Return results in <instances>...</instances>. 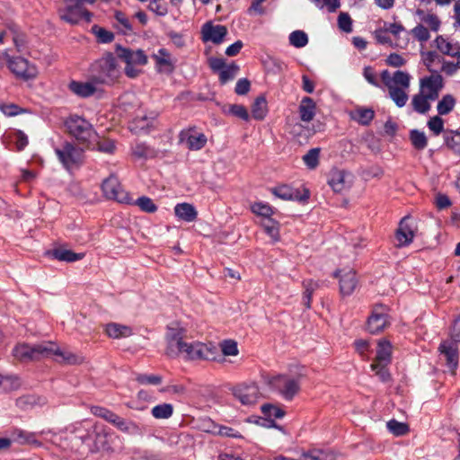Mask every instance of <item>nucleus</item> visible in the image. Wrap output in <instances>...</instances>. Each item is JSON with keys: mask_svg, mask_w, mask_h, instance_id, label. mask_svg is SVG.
<instances>
[{"mask_svg": "<svg viewBox=\"0 0 460 460\" xmlns=\"http://www.w3.org/2000/svg\"><path fill=\"white\" fill-rule=\"evenodd\" d=\"M131 203L138 206L139 208L144 212L154 213L157 210V206L150 198L146 196H142L135 201L131 199V202L129 204Z\"/></svg>", "mask_w": 460, "mask_h": 460, "instance_id": "nucleus-53", "label": "nucleus"}, {"mask_svg": "<svg viewBox=\"0 0 460 460\" xmlns=\"http://www.w3.org/2000/svg\"><path fill=\"white\" fill-rule=\"evenodd\" d=\"M112 425L119 431L128 435L141 436L143 434L142 428L137 422L124 419L118 414L112 422Z\"/></svg>", "mask_w": 460, "mask_h": 460, "instance_id": "nucleus-26", "label": "nucleus"}, {"mask_svg": "<svg viewBox=\"0 0 460 460\" xmlns=\"http://www.w3.org/2000/svg\"><path fill=\"white\" fill-rule=\"evenodd\" d=\"M117 58L109 53L96 60L92 66L93 80L99 84H112L119 76Z\"/></svg>", "mask_w": 460, "mask_h": 460, "instance_id": "nucleus-3", "label": "nucleus"}, {"mask_svg": "<svg viewBox=\"0 0 460 460\" xmlns=\"http://www.w3.org/2000/svg\"><path fill=\"white\" fill-rule=\"evenodd\" d=\"M252 211L257 216L263 217V220L271 218L276 212V209L270 204L265 202H255L252 205Z\"/></svg>", "mask_w": 460, "mask_h": 460, "instance_id": "nucleus-44", "label": "nucleus"}, {"mask_svg": "<svg viewBox=\"0 0 460 460\" xmlns=\"http://www.w3.org/2000/svg\"><path fill=\"white\" fill-rule=\"evenodd\" d=\"M422 61L427 69L432 74H438V66L443 60L442 57L436 51H427L421 53Z\"/></svg>", "mask_w": 460, "mask_h": 460, "instance_id": "nucleus-34", "label": "nucleus"}, {"mask_svg": "<svg viewBox=\"0 0 460 460\" xmlns=\"http://www.w3.org/2000/svg\"><path fill=\"white\" fill-rule=\"evenodd\" d=\"M456 100L452 94L444 95L438 102L437 111L439 116L449 114L455 108Z\"/></svg>", "mask_w": 460, "mask_h": 460, "instance_id": "nucleus-42", "label": "nucleus"}, {"mask_svg": "<svg viewBox=\"0 0 460 460\" xmlns=\"http://www.w3.org/2000/svg\"><path fill=\"white\" fill-rule=\"evenodd\" d=\"M339 279L340 293L342 296L352 295L358 287V280L353 270H339L333 273Z\"/></svg>", "mask_w": 460, "mask_h": 460, "instance_id": "nucleus-19", "label": "nucleus"}, {"mask_svg": "<svg viewBox=\"0 0 460 460\" xmlns=\"http://www.w3.org/2000/svg\"><path fill=\"white\" fill-rule=\"evenodd\" d=\"M427 126L435 136H438L444 131V120L439 115L431 117L428 120Z\"/></svg>", "mask_w": 460, "mask_h": 460, "instance_id": "nucleus-57", "label": "nucleus"}, {"mask_svg": "<svg viewBox=\"0 0 460 460\" xmlns=\"http://www.w3.org/2000/svg\"><path fill=\"white\" fill-rule=\"evenodd\" d=\"M381 79L388 89L390 98L399 108L403 107L409 98L407 90L410 87L411 75L402 70H397L393 75L388 70H384Z\"/></svg>", "mask_w": 460, "mask_h": 460, "instance_id": "nucleus-2", "label": "nucleus"}, {"mask_svg": "<svg viewBox=\"0 0 460 460\" xmlns=\"http://www.w3.org/2000/svg\"><path fill=\"white\" fill-rule=\"evenodd\" d=\"M321 149L318 147L310 149L304 156L303 161L308 169H315L319 164Z\"/></svg>", "mask_w": 460, "mask_h": 460, "instance_id": "nucleus-51", "label": "nucleus"}, {"mask_svg": "<svg viewBox=\"0 0 460 460\" xmlns=\"http://www.w3.org/2000/svg\"><path fill=\"white\" fill-rule=\"evenodd\" d=\"M54 152L63 168L70 173L84 163V150L71 142L65 141L54 146Z\"/></svg>", "mask_w": 460, "mask_h": 460, "instance_id": "nucleus-5", "label": "nucleus"}, {"mask_svg": "<svg viewBox=\"0 0 460 460\" xmlns=\"http://www.w3.org/2000/svg\"><path fill=\"white\" fill-rule=\"evenodd\" d=\"M300 118L305 122L313 120L315 115V102L310 97H304L299 105Z\"/></svg>", "mask_w": 460, "mask_h": 460, "instance_id": "nucleus-32", "label": "nucleus"}, {"mask_svg": "<svg viewBox=\"0 0 460 460\" xmlns=\"http://www.w3.org/2000/svg\"><path fill=\"white\" fill-rule=\"evenodd\" d=\"M444 87L443 78L439 74H432L420 81V93L431 101H436Z\"/></svg>", "mask_w": 460, "mask_h": 460, "instance_id": "nucleus-17", "label": "nucleus"}, {"mask_svg": "<svg viewBox=\"0 0 460 460\" xmlns=\"http://www.w3.org/2000/svg\"><path fill=\"white\" fill-rule=\"evenodd\" d=\"M232 393L234 398L246 406L255 404L261 394L259 386L255 383L237 385L233 387Z\"/></svg>", "mask_w": 460, "mask_h": 460, "instance_id": "nucleus-15", "label": "nucleus"}, {"mask_svg": "<svg viewBox=\"0 0 460 460\" xmlns=\"http://www.w3.org/2000/svg\"><path fill=\"white\" fill-rule=\"evenodd\" d=\"M460 344V315L455 319L450 339L444 341L439 345V351L446 358L447 365L455 369L458 365V345Z\"/></svg>", "mask_w": 460, "mask_h": 460, "instance_id": "nucleus-8", "label": "nucleus"}, {"mask_svg": "<svg viewBox=\"0 0 460 460\" xmlns=\"http://www.w3.org/2000/svg\"><path fill=\"white\" fill-rule=\"evenodd\" d=\"M389 324L387 308L383 305H376L367 318V330L371 334L383 332Z\"/></svg>", "mask_w": 460, "mask_h": 460, "instance_id": "nucleus-16", "label": "nucleus"}, {"mask_svg": "<svg viewBox=\"0 0 460 460\" xmlns=\"http://www.w3.org/2000/svg\"><path fill=\"white\" fill-rule=\"evenodd\" d=\"M52 258L59 261L74 262L83 259L84 253H75L65 248H57L49 252Z\"/></svg>", "mask_w": 460, "mask_h": 460, "instance_id": "nucleus-33", "label": "nucleus"}, {"mask_svg": "<svg viewBox=\"0 0 460 460\" xmlns=\"http://www.w3.org/2000/svg\"><path fill=\"white\" fill-rule=\"evenodd\" d=\"M265 384L285 400L291 401L300 390L299 377L288 375H275L264 376Z\"/></svg>", "mask_w": 460, "mask_h": 460, "instance_id": "nucleus-6", "label": "nucleus"}, {"mask_svg": "<svg viewBox=\"0 0 460 460\" xmlns=\"http://www.w3.org/2000/svg\"><path fill=\"white\" fill-rule=\"evenodd\" d=\"M430 102H432L430 99L419 92L412 96L411 105L417 113L425 114L430 110Z\"/></svg>", "mask_w": 460, "mask_h": 460, "instance_id": "nucleus-36", "label": "nucleus"}, {"mask_svg": "<svg viewBox=\"0 0 460 460\" xmlns=\"http://www.w3.org/2000/svg\"><path fill=\"white\" fill-rule=\"evenodd\" d=\"M375 117V111L370 108H358L351 113V119L360 125L370 124Z\"/></svg>", "mask_w": 460, "mask_h": 460, "instance_id": "nucleus-38", "label": "nucleus"}, {"mask_svg": "<svg viewBox=\"0 0 460 460\" xmlns=\"http://www.w3.org/2000/svg\"><path fill=\"white\" fill-rule=\"evenodd\" d=\"M201 33L203 41H211L215 44H220L227 34V29L224 25H215L212 22H206L202 26Z\"/></svg>", "mask_w": 460, "mask_h": 460, "instance_id": "nucleus-21", "label": "nucleus"}, {"mask_svg": "<svg viewBox=\"0 0 460 460\" xmlns=\"http://www.w3.org/2000/svg\"><path fill=\"white\" fill-rule=\"evenodd\" d=\"M91 412L99 418H102L108 421L109 423L112 424L114 421L115 417L117 414L111 410L102 407V406H92L91 407Z\"/></svg>", "mask_w": 460, "mask_h": 460, "instance_id": "nucleus-55", "label": "nucleus"}, {"mask_svg": "<svg viewBox=\"0 0 460 460\" xmlns=\"http://www.w3.org/2000/svg\"><path fill=\"white\" fill-rule=\"evenodd\" d=\"M98 84H99L93 80V76L91 75L90 80L87 82L71 81L68 88L75 95L87 98L95 93Z\"/></svg>", "mask_w": 460, "mask_h": 460, "instance_id": "nucleus-24", "label": "nucleus"}, {"mask_svg": "<svg viewBox=\"0 0 460 460\" xmlns=\"http://www.w3.org/2000/svg\"><path fill=\"white\" fill-rule=\"evenodd\" d=\"M305 288L303 295V303L307 307H311L312 296L314 290L318 288V283L313 279H306L303 282Z\"/></svg>", "mask_w": 460, "mask_h": 460, "instance_id": "nucleus-50", "label": "nucleus"}, {"mask_svg": "<svg viewBox=\"0 0 460 460\" xmlns=\"http://www.w3.org/2000/svg\"><path fill=\"white\" fill-rule=\"evenodd\" d=\"M268 113V105L265 97L259 96L252 106V115L254 119L262 120Z\"/></svg>", "mask_w": 460, "mask_h": 460, "instance_id": "nucleus-41", "label": "nucleus"}, {"mask_svg": "<svg viewBox=\"0 0 460 460\" xmlns=\"http://www.w3.org/2000/svg\"><path fill=\"white\" fill-rule=\"evenodd\" d=\"M352 175L343 170H332L330 172L328 184L335 192H341L349 188L351 185Z\"/></svg>", "mask_w": 460, "mask_h": 460, "instance_id": "nucleus-22", "label": "nucleus"}, {"mask_svg": "<svg viewBox=\"0 0 460 460\" xmlns=\"http://www.w3.org/2000/svg\"><path fill=\"white\" fill-rule=\"evenodd\" d=\"M412 36L420 42H426L429 40L430 34L427 27L423 24H418L411 31Z\"/></svg>", "mask_w": 460, "mask_h": 460, "instance_id": "nucleus-59", "label": "nucleus"}, {"mask_svg": "<svg viewBox=\"0 0 460 460\" xmlns=\"http://www.w3.org/2000/svg\"><path fill=\"white\" fill-rule=\"evenodd\" d=\"M9 138L15 145L18 151H22L27 146L28 137L22 130H15L9 135Z\"/></svg>", "mask_w": 460, "mask_h": 460, "instance_id": "nucleus-54", "label": "nucleus"}, {"mask_svg": "<svg viewBox=\"0 0 460 460\" xmlns=\"http://www.w3.org/2000/svg\"><path fill=\"white\" fill-rule=\"evenodd\" d=\"M53 344V350H51L50 355L54 354L59 356L62 360L69 365H78L83 363L84 357L80 354L73 353L68 350H62L57 345Z\"/></svg>", "mask_w": 460, "mask_h": 460, "instance_id": "nucleus-35", "label": "nucleus"}, {"mask_svg": "<svg viewBox=\"0 0 460 460\" xmlns=\"http://www.w3.org/2000/svg\"><path fill=\"white\" fill-rule=\"evenodd\" d=\"M239 69V66L234 62L227 65L220 73H218L220 84H226V83L234 80L236 77Z\"/></svg>", "mask_w": 460, "mask_h": 460, "instance_id": "nucleus-46", "label": "nucleus"}, {"mask_svg": "<svg viewBox=\"0 0 460 460\" xmlns=\"http://www.w3.org/2000/svg\"><path fill=\"white\" fill-rule=\"evenodd\" d=\"M261 226L265 233L272 239L273 242L279 240V223L273 218H268L261 222Z\"/></svg>", "mask_w": 460, "mask_h": 460, "instance_id": "nucleus-45", "label": "nucleus"}, {"mask_svg": "<svg viewBox=\"0 0 460 460\" xmlns=\"http://www.w3.org/2000/svg\"><path fill=\"white\" fill-rule=\"evenodd\" d=\"M415 230L416 225L411 217H404L402 218L395 232L397 245L399 247L409 245L413 241Z\"/></svg>", "mask_w": 460, "mask_h": 460, "instance_id": "nucleus-20", "label": "nucleus"}, {"mask_svg": "<svg viewBox=\"0 0 460 460\" xmlns=\"http://www.w3.org/2000/svg\"><path fill=\"white\" fill-rule=\"evenodd\" d=\"M53 350L52 343H42L30 346L26 343L18 344L13 349L15 358L21 361L39 359L42 357L50 355Z\"/></svg>", "mask_w": 460, "mask_h": 460, "instance_id": "nucleus-12", "label": "nucleus"}, {"mask_svg": "<svg viewBox=\"0 0 460 460\" xmlns=\"http://www.w3.org/2000/svg\"><path fill=\"white\" fill-rule=\"evenodd\" d=\"M180 354L187 359L216 360L217 349L212 343L206 344L199 341L184 342L181 347Z\"/></svg>", "mask_w": 460, "mask_h": 460, "instance_id": "nucleus-9", "label": "nucleus"}, {"mask_svg": "<svg viewBox=\"0 0 460 460\" xmlns=\"http://www.w3.org/2000/svg\"><path fill=\"white\" fill-rule=\"evenodd\" d=\"M96 0H63L64 6L58 9V14L61 21L71 24H78L81 21L90 22L93 14L85 7L84 4H94Z\"/></svg>", "mask_w": 460, "mask_h": 460, "instance_id": "nucleus-4", "label": "nucleus"}, {"mask_svg": "<svg viewBox=\"0 0 460 460\" xmlns=\"http://www.w3.org/2000/svg\"><path fill=\"white\" fill-rule=\"evenodd\" d=\"M435 44L442 54L450 57H456V55L458 54V50H460V45L458 43H452L441 35L436 38Z\"/></svg>", "mask_w": 460, "mask_h": 460, "instance_id": "nucleus-31", "label": "nucleus"}, {"mask_svg": "<svg viewBox=\"0 0 460 460\" xmlns=\"http://www.w3.org/2000/svg\"><path fill=\"white\" fill-rule=\"evenodd\" d=\"M392 345L388 341L378 342L376 361L374 363L389 364L391 361Z\"/></svg>", "mask_w": 460, "mask_h": 460, "instance_id": "nucleus-37", "label": "nucleus"}, {"mask_svg": "<svg viewBox=\"0 0 460 460\" xmlns=\"http://www.w3.org/2000/svg\"><path fill=\"white\" fill-rule=\"evenodd\" d=\"M102 190L103 195L109 199L126 204L131 202L128 193L122 188L118 177L114 174L110 175L102 181Z\"/></svg>", "mask_w": 460, "mask_h": 460, "instance_id": "nucleus-14", "label": "nucleus"}, {"mask_svg": "<svg viewBox=\"0 0 460 460\" xmlns=\"http://www.w3.org/2000/svg\"><path fill=\"white\" fill-rule=\"evenodd\" d=\"M207 141L206 135L196 131L194 128L183 129L179 134V142L191 151L202 149Z\"/></svg>", "mask_w": 460, "mask_h": 460, "instance_id": "nucleus-18", "label": "nucleus"}, {"mask_svg": "<svg viewBox=\"0 0 460 460\" xmlns=\"http://www.w3.org/2000/svg\"><path fill=\"white\" fill-rule=\"evenodd\" d=\"M3 57L7 66L14 75L22 80L34 79L38 75L37 66L22 57H12L8 50L4 51Z\"/></svg>", "mask_w": 460, "mask_h": 460, "instance_id": "nucleus-10", "label": "nucleus"}, {"mask_svg": "<svg viewBox=\"0 0 460 460\" xmlns=\"http://www.w3.org/2000/svg\"><path fill=\"white\" fill-rule=\"evenodd\" d=\"M289 43L296 48H303L308 43V37L303 31H295L289 35Z\"/></svg>", "mask_w": 460, "mask_h": 460, "instance_id": "nucleus-56", "label": "nucleus"}, {"mask_svg": "<svg viewBox=\"0 0 460 460\" xmlns=\"http://www.w3.org/2000/svg\"><path fill=\"white\" fill-rule=\"evenodd\" d=\"M103 431L102 424L85 419L69 424L58 433L52 431V437L47 439L64 449L73 448L85 442H93L98 446L104 443Z\"/></svg>", "mask_w": 460, "mask_h": 460, "instance_id": "nucleus-1", "label": "nucleus"}, {"mask_svg": "<svg viewBox=\"0 0 460 460\" xmlns=\"http://www.w3.org/2000/svg\"><path fill=\"white\" fill-rule=\"evenodd\" d=\"M421 22H424L433 31H438L441 24L438 15L434 13H428L424 15L421 17Z\"/></svg>", "mask_w": 460, "mask_h": 460, "instance_id": "nucleus-62", "label": "nucleus"}, {"mask_svg": "<svg viewBox=\"0 0 460 460\" xmlns=\"http://www.w3.org/2000/svg\"><path fill=\"white\" fill-rule=\"evenodd\" d=\"M221 350L225 356H236L239 352L237 343L233 340H226L221 343Z\"/></svg>", "mask_w": 460, "mask_h": 460, "instance_id": "nucleus-63", "label": "nucleus"}, {"mask_svg": "<svg viewBox=\"0 0 460 460\" xmlns=\"http://www.w3.org/2000/svg\"><path fill=\"white\" fill-rule=\"evenodd\" d=\"M132 155L138 160H147L155 155L153 148L145 143H137L131 147Z\"/></svg>", "mask_w": 460, "mask_h": 460, "instance_id": "nucleus-39", "label": "nucleus"}, {"mask_svg": "<svg viewBox=\"0 0 460 460\" xmlns=\"http://www.w3.org/2000/svg\"><path fill=\"white\" fill-rule=\"evenodd\" d=\"M117 55L126 64L125 74L130 78L137 76L140 72L136 66H144L147 63V57L142 49L119 48Z\"/></svg>", "mask_w": 460, "mask_h": 460, "instance_id": "nucleus-11", "label": "nucleus"}, {"mask_svg": "<svg viewBox=\"0 0 460 460\" xmlns=\"http://www.w3.org/2000/svg\"><path fill=\"white\" fill-rule=\"evenodd\" d=\"M388 364L382 363H372L371 369L375 371L376 375L379 377V379L385 383L391 380V375L387 369Z\"/></svg>", "mask_w": 460, "mask_h": 460, "instance_id": "nucleus-58", "label": "nucleus"}, {"mask_svg": "<svg viewBox=\"0 0 460 460\" xmlns=\"http://www.w3.org/2000/svg\"><path fill=\"white\" fill-rule=\"evenodd\" d=\"M175 216L185 222H193L197 219L198 212L195 207L190 203H179L174 207Z\"/></svg>", "mask_w": 460, "mask_h": 460, "instance_id": "nucleus-30", "label": "nucleus"}, {"mask_svg": "<svg viewBox=\"0 0 460 460\" xmlns=\"http://www.w3.org/2000/svg\"><path fill=\"white\" fill-rule=\"evenodd\" d=\"M67 132L81 143H90L96 139V132L93 125L84 118L70 115L65 121Z\"/></svg>", "mask_w": 460, "mask_h": 460, "instance_id": "nucleus-7", "label": "nucleus"}, {"mask_svg": "<svg viewBox=\"0 0 460 460\" xmlns=\"http://www.w3.org/2000/svg\"><path fill=\"white\" fill-rule=\"evenodd\" d=\"M229 113L244 121H247L250 118L247 109L241 104L231 105L229 108Z\"/></svg>", "mask_w": 460, "mask_h": 460, "instance_id": "nucleus-64", "label": "nucleus"}, {"mask_svg": "<svg viewBox=\"0 0 460 460\" xmlns=\"http://www.w3.org/2000/svg\"><path fill=\"white\" fill-rule=\"evenodd\" d=\"M105 333L112 339L128 338L133 334L132 328L117 323H110L105 325Z\"/></svg>", "mask_w": 460, "mask_h": 460, "instance_id": "nucleus-29", "label": "nucleus"}, {"mask_svg": "<svg viewBox=\"0 0 460 460\" xmlns=\"http://www.w3.org/2000/svg\"><path fill=\"white\" fill-rule=\"evenodd\" d=\"M173 407L170 403H162L152 409V415L155 419H168L172 415Z\"/></svg>", "mask_w": 460, "mask_h": 460, "instance_id": "nucleus-52", "label": "nucleus"}, {"mask_svg": "<svg viewBox=\"0 0 460 460\" xmlns=\"http://www.w3.org/2000/svg\"><path fill=\"white\" fill-rule=\"evenodd\" d=\"M13 440L20 444H29L40 447L41 443L38 440L39 436H52V430H41L40 432H29L23 429H16L12 433Z\"/></svg>", "mask_w": 460, "mask_h": 460, "instance_id": "nucleus-23", "label": "nucleus"}, {"mask_svg": "<svg viewBox=\"0 0 460 460\" xmlns=\"http://www.w3.org/2000/svg\"><path fill=\"white\" fill-rule=\"evenodd\" d=\"M156 118L157 113L155 111H151L148 114L137 115L131 122V130L136 132L148 130L153 127Z\"/></svg>", "mask_w": 460, "mask_h": 460, "instance_id": "nucleus-28", "label": "nucleus"}, {"mask_svg": "<svg viewBox=\"0 0 460 460\" xmlns=\"http://www.w3.org/2000/svg\"><path fill=\"white\" fill-rule=\"evenodd\" d=\"M386 427L389 432L396 437L406 435L410 430L409 426L406 423L400 422L394 419L389 420L386 423Z\"/></svg>", "mask_w": 460, "mask_h": 460, "instance_id": "nucleus-49", "label": "nucleus"}, {"mask_svg": "<svg viewBox=\"0 0 460 460\" xmlns=\"http://www.w3.org/2000/svg\"><path fill=\"white\" fill-rule=\"evenodd\" d=\"M152 58L160 70L172 68L171 54L165 49H158L156 53L152 55Z\"/></svg>", "mask_w": 460, "mask_h": 460, "instance_id": "nucleus-40", "label": "nucleus"}, {"mask_svg": "<svg viewBox=\"0 0 460 460\" xmlns=\"http://www.w3.org/2000/svg\"><path fill=\"white\" fill-rule=\"evenodd\" d=\"M186 329L179 323H172L167 327L165 334L167 341L166 353L170 357H177L180 355L181 347L185 342L183 341L186 336Z\"/></svg>", "mask_w": 460, "mask_h": 460, "instance_id": "nucleus-13", "label": "nucleus"}, {"mask_svg": "<svg viewBox=\"0 0 460 460\" xmlns=\"http://www.w3.org/2000/svg\"><path fill=\"white\" fill-rule=\"evenodd\" d=\"M275 460H334V455L328 450L314 448L304 452L297 459L278 456Z\"/></svg>", "mask_w": 460, "mask_h": 460, "instance_id": "nucleus-25", "label": "nucleus"}, {"mask_svg": "<svg viewBox=\"0 0 460 460\" xmlns=\"http://www.w3.org/2000/svg\"><path fill=\"white\" fill-rule=\"evenodd\" d=\"M136 380L141 385H157L162 383V377L158 375L138 374Z\"/></svg>", "mask_w": 460, "mask_h": 460, "instance_id": "nucleus-61", "label": "nucleus"}, {"mask_svg": "<svg viewBox=\"0 0 460 460\" xmlns=\"http://www.w3.org/2000/svg\"><path fill=\"white\" fill-rule=\"evenodd\" d=\"M271 193L276 197L284 200H305L309 198L308 192L302 196H299V191L293 189L289 185H279L271 189Z\"/></svg>", "mask_w": 460, "mask_h": 460, "instance_id": "nucleus-27", "label": "nucleus"}, {"mask_svg": "<svg viewBox=\"0 0 460 460\" xmlns=\"http://www.w3.org/2000/svg\"><path fill=\"white\" fill-rule=\"evenodd\" d=\"M114 19V25L120 32L123 34H128L133 31L132 24L124 13L120 11L115 12Z\"/></svg>", "mask_w": 460, "mask_h": 460, "instance_id": "nucleus-43", "label": "nucleus"}, {"mask_svg": "<svg viewBox=\"0 0 460 460\" xmlns=\"http://www.w3.org/2000/svg\"><path fill=\"white\" fill-rule=\"evenodd\" d=\"M410 140L418 150H423L428 145V139L424 132L418 129H411L410 131Z\"/></svg>", "mask_w": 460, "mask_h": 460, "instance_id": "nucleus-47", "label": "nucleus"}, {"mask_svg": "<svg viewBox=\"0 0 460 460\" xmlns=\"http://www.w3.org/2000/svg\"><path fill=\"white\" fill-rule=\"evenodd\" d=\"M352 19L348 13L341 12L338 16V27L341 31L349 33L352 31Z\"/></svg>", "mask_w": 460, "mask_h": 460, "instance_id": "nucleus-60", "label": "nucleus"}, {"mask_svg": "<svg viewBox=\"0 0 460 460\" xmlns=\"http://www.w3.org/2000/svg\"><path fill=\"white\" fill-rule=\"evenodd\" d=\"M261 412L269 419H281L285 416V411L281 407L271 403L263 404Z\"/></svg>", "mask_w": 460, "mask_h": 460, "instance_id": "nucleus-48", "label": "nucleus"}]
</instances>
